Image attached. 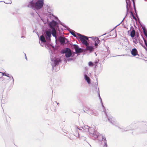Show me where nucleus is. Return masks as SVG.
Segmentation results:
<instances>
[{
    "label": "nucleus",
    "mask_w": 147,
    "mask_h": 147,
    "mask_svg": "<svg viewBox=\"0 0 147 147\" xmlns=\"http://www.w3.org/2000/svg\"><path fill=\"white\" fill-rule=\"evenodd\" d=\"M74 128L76 130V132L77 133L76 135L75 136L78 138L79 137V131L84 132H88L90 136L93 140H94L97 137L98 132L95 130L94 127H89L88 125H85L84 127L79 128L77 126H75Z\"/></svg>",
    "instance_id": "obj_1"
},
{
    "label": "nucleus",
    "mask_w": 147,
    "mask_h": 147,
    "mask_svg": "<svg viewBox=\"0 0 147 147\" xmlns=\"http://www.w3.org/2000/svg\"><path fill=\"white\" fill-rule=\"evenodd\" d=\"M44 2V0H37L36 1L32 0L29 2L27 7L35 11H38L42 8Z\"/></svg>",
    "instance_id": "obj_2"
},
{
    "label": "nucleus",
    "mask_w": 147,
    "mask_h": 147,
    "mask_svg": "<svg viewBox=\"0 0 147 147\" xmlns=\"http://www.w3.org/2000/svg\"><path fill=\"white\" fill-rule=\"evenodd\" d=\"M83 109L84 112L88 114L94 116H97L98 115V112L92 108L85 106L83 107Z\"/></svg>",
    "instance_id": "obj_3"
},
{
    "label": "nucleus",
    "mask_w": 147,
    "mask_h": 147,
    "mask_svg": "<svg viewBox=\"0 0 147 147\" xmlns=\"http://www.w3.org/2000/svg\"><path fill=\"white\" fill-rule=\"evenodd\" d=\"M51 61L50 63L52 66V69H53L55 67L58 65L59 62L61 61L60 59L51 56Z\"/></svg>",
    "instance_id": "obj_4"
},
{
    "label": "nucleus",
    "mask_w": 147,
    "mask_h": 147,
    "mask_svg": "<svg viewBox=\"0 0 147 147\" xmlns=\"http://www.w3.org/2000/svg\"><path fill=\"white\" fill-rule=\"evenodd\" d=\"M61 52L62 53L65 54V56L66 58H69L72 55L71 50L68 48H66L62 49Z\"/></svg>",
    "instance_id": "obj_5"
},
{
    "label": "nucleus",
    "mask_w": 147,
    "mask_h": 147,
    "mask_svg": "<svg viewBox=\"0 0 147 147\" xmlns=\"http://www.w3.org/2000/svg\"><path fill=\"white\" fill-rule=\"evenodd\" d=\"M103 111L105 113V115L106 116V117L108 119V121L111 124L114 125H115L116 123L115 119L111 116H109L107 115L106 111L105 109H104Z\"/></svg>",
    "instance_id": "obj_6"
},
{
    "label": "nucleus",
    "mask_w": 147,
    "mask_h": 147,
    "mask_svg": "<svg viewBox=\"0 0 147 147\" xmlns=\"http://www.w3.org/2000/svg\"><path fill=\"white\" fill-rule=\"evenodd\" d=\"M51 30L50 29L47 30L46 32V34L45 35V37L48 42L51 41Z\"/></svg>",
    "instance_id": "obj_7"
},
{
    "label": "nucleus",
    "mask_w": 147,
    "mask_h": 147,
    "mask_svg": "<svg viewBox=\"0 0 147 147\" xmlns=\"http://www.w3.org/2000/svg\"><path fill=\"white\" fill-rule=\"evenodd\" d=\"M79 38L81 41L82 43L86 46L88 45V43L87 41V40H88V37L85 36L84 35L82 37H80Z\"/></svg>",
    "instance_id": "obj_8"
},
{
    "label": "nucleus",
    "mask_w": 147,
    "mask_h": 147,
    "mask_svg": "<svg viewBox=\"0 0 147 147\" xmlns=\"http://www.w3.org/2000/svg\"><path fill=\"white\" fill-rule=\"evenodd\" d=\"M58 24L57 22L52 20L51 22L49 23V25L50 28L53 29V28H55V27H58Z\"/></svg>",
    "instance_id": "obj_9"
},
{
    "label": "nucleus",
    "mask_w": 147,
    "mask_h": 147,
    "mask_svg": "<svg viewBox=\"0 0 147 147\" xmlns=\"http://www.w3.org/2000/svg\"><path fill=\"white\" fill-rule=\"evenodd\" d=\"M97 137L95 138L94 140L97 138L98 140L100 141L99 144H103V141L104 140H105V139L106 140V138L102 135H99L98 132H97Z\"/></svg>",
    "instance_id": "obj_10"
},
{
    "label": "nucleus",
    "mask_w": 147,
    "mask_h": 147,
    "mask_svg": "<svg viewBox=\"0 0 147 147\" xmlns=\"http://www.w3.org/2000/svg\"><path fill=\"white\" fill-rule=\"evenodd\" d=\"M74 48L77 53H80L82 52V49L81 48H79L78 46L76 45H74Z\"/></svg>",
    "instance_id": "obj_11"
},
{
    "label": "nucleus",
    "mask_w": 147,
    "mask_h": 147,
    "mask_svg": "<svg viewBox=\"0 0 147 147\" xmlns=\"http://www.w3.org/2000/svg\"><path fill=\"white\" fill-rule=\"evenodd\" d=\"M58 40L61 44L63 45H64L65 43V40H67V39L61 36H60L59 37Z\"/></svg>",
    "instance_id": "obj_12"
},
{
    "label": "nucleus",
    "mask_w": 147,
    "mask_h": 147,
    "mask_svg": "<svg viewBox=\"0 0 147 147\" xmlns=\"http://www.w3.org/2000/svg\"><path fill=\"white\" fill-rule=\"evenodd\" d=\"M99 62V60H96V61L94 62V63L91 61L89 62L88 63V65L90 66H92L93 65H94L95 67H96V66L97 65Z\"/></svg>",
    "instance_id": "obj_13"
},
{
    "label": "nucleus",
    "mask_w": 147,
    "mask_h": 147,
    "mask_svg": "<svg viewBox=\"0 0 147 147\" xmlns=\"http://www.w3.org/2000/svg\"><path fill=\"white\" fill-rule=\"evenodd\" d=\"M5 76H7L9 78L8 80H12L11 84L12 85H13L14 84V79L13 76L11 75H9L7 73L5 74Z\"/></svg>",
    "instance_id": "obj_14"
},
{
    "label": "nucleus",
    "mask_w": 147,
    "mask_h": 147,
    "mask_svg": "<svg viewBox=\"0 0 147 147\" xmlns=\"http://www.w3.org/2000/svg\"><path fill=\"white\" fill-rule=\"evenodd\" d=\"M131 54L133 56H136L137 55L139 56L138 54L137 50L136 48H134L132 49L131 51Z\"/></svg>",
    "instance_id": "obj_15"
},
{
    "label": "nucleus",
    "mask_w": 147,
    "mask_h": 147,
    "mask_svg": "<svg viewBox=\"0 0 147 147\" xmlns=\"http://www.w3.org/2000/svg\"><path fill=\"white\" fill-rule=\"evenodd\" d=\"M140 38H139L137 36H135L134 38H133V42L135 44L140 42Z\"/></svg>",
    "instance_id": "obj_16"
},
{
    "label": "nucleus",
    "mask_w": 147,
    "mask_h": 147,
    "mask_svg": "<svg viewBox=\"0 0 147 147\" xmlns=\"http://www.w3.org/2000/svg\"><path fill=\"white\" fill-rule=\"evenodd\" d=\"M51 34L53 36L55 37V39H56V30L55 28H53L51 30Z\"/></svg>",
    "instance_id": "obj_17"
},
{
    "label": "nucleus",
    "mask_w": 147,
    "mask_h": 147,
    "mask_svg": "<svg viewBox=\"0 0 147 147\" xmlns=\"http://www.w3.org/2000/svg\"><path fill=\"white\" fill-rule=\"evenodd\" d=\"M84 78L88 84L90 83V80L89 77H88L86 74L84 75Z\"/></svg>",
    "instance_id": "obj_18"
},
{
    "label": "nucleus",
    "mask_w": 147,
    "mask_h": 147,
    "mask_svg": "<svg viewBox=\"0 0 147 147\" xmlns=\"http://www.w3.org/2000/svg\"><path fill=\"white\" fill-rule=\"evenodd\" d=\"M86 49L89 50L90 52H91L93 49V48L92 46H88V45L86 46Z\"/></svg>",
    "instance_id": "obj_19"
},
{
    "label": "nucleus",
    "mask_w": 147,
    "mask_h": 147,
    "mask_svg": "<svg viewBox=\"0 0 147 147\" xmlns=\"http://www.w3.org/2000/svg\"><path fill=\"white\" fill-rule=\"evenodd\" d=\"M136 34V32L134 29L132 30L130 33V36L131 37L133 38Z\"/></svg>",
    "instance_id": "obj_20"
},
{
    "label": "nucleus",
    "mask_w": 147,
    "mask_h": 147,
    "mask_svg": "<svg viewBox=\"0 0 147 147\" xmlns=\"http://www.w3.org/2000/svg\"><path fill=\"white\" fill-rule=\"evenodd\" d=\"M45 36L42 35L40 37V40L42 42H46V40Z\"/></svg>",
    "instance_id": "obj_21"
},
{
    "label": "nucleus",
    "mask_w": 147,
    "mask_h": 147,
    "mask_svg": "<svg viewBox=\"0 0 147 147\" xmlns=\"http://www.w3.org/2000/svg\"><path fill=\"white\" fill-rule=\"evenodd\" d=\"M142 29L143 30L144 35L146 36H147V30L145 26L142 27Z\"/></svg>",
    "instance_id": "obj_22"
},
{
    "label": "nucleus",
    "mask_w": 147,
    "mask_h": 147,
    "mask_svg": "<svg viewBox=\"0 0 147 147\" xmlns=\"http://www.w3.org/2000/svg\"><path fill=\"white\" fill-rule=\"evenodd\" d=\"M91 38H92L93 40L95 42L98 44L99 43L100 40L97 38L96 37H95L94 38H93L92 37H91Z\"/></svg>",
    "instance_id": "obj_23"
},
{
    "label": "nucleus",
    "mask_w": 147,
    "mask_h": 147,
    "mask_svg": "<svg viewBox=\"0 0 147 147\" xmlns=\"http://www.w3.org/2000/svg\"><path fill=\"white\" fill-rule=\"evenodd\" d=\"M68 30L71 35H73L74 37H76V35L75 34V33L74 31L70 29H69V30Z\"/></svg>",
    "instance_id": "obj_24"
},
{
    "label": "nucleus",
    "mask_w": 147,
    "mask_h": 147,
    "mask_svg": "<svg viewBox=\"0 0 147 147\" xmlns=\"http://www.w3.org/2000/svg\"><path fill=\"white\" fill-rule=\"evenodd\" d=\"M125 2L126 3V6H129V9L131 8V3L130 0H125Z\"/></svg>",
    "instance_id": "obj_25"
},
{
    "label": "nucleus",
    "mask_w": 147,
    "mask_h": 147,
    "mask_svg": "<svg viewBox=\"0 0 147 147\" xmlns=\"http://www.w3.org/2000/svg\"><path fill=\"white\" fill-rule=\"evenodd\" d=\"M98 96H99V99H100V100L101 103L102 104V107H103V108L104 109H105V107L103 106V104L102 103V99H101V98L100 97L99 92H98Z\"/></svg>",
    "instance_id": "obj_26"
},
{
    "label": "nucleus",
    "mask_w": 147,
    "mask_h": 147,
    "mask_svg": "<svg viewBox=\"0 0 147 147\" xmlns=\"http://www.w3.org/2000/svg\"><path fill=\"white\" fill-rule=\"evenodd\" d=\"M101 144L103 145V147H107L106 142V140L105 139V140H104L103 141V144Z\"/></svg>",
    "instance_id": "obj_27"
},
{
    "label": "nucleus",
    "mask_w": 147,
    "mask_h": 147,
    "mask_svg": "<svg viewBox=\"0 0 147 147\" xmlns=\"http://www.w3.org/2000/svg\"><path fill=\"white\" fill-rule=\"evenodd\" d=\"M132 2H133V5H134V9L135 13H136V7H135V6L134 0H132Z\"/></svg>",
    "instance_id": "obj_28"
},
{
    "label": "nucleus",
    "mask_w": 147,
    "mask_h": 147,
    "mask_svg": "<svg viewBox=\"0 0 147 147\" xmlns=\"http://www.w3.org/2000/svg\"><path fill=\"white\" fill-rule=\"evenodd\" d=\"M129 6H126V9H127V13L129 12Z\"/></svg>",
    "instance_id": "obj_29"
},
{
    "label": "nucleus",
    "mask_w": 147,
    "mask_h": 147,
    "mask_svg": "<svg viewBox=\"0 0 147 147\" xmlns=\"http://www.w3.org/2000/svg\"><path fill=\"white\" fill-rule=\"evenodd\" d=\"M106 49H107V54H108V55H109V53H110V51L109 50V47H106Z\"/></svg>",
    "instance_id": "obj_30"
},
{
    "label": "nucleus",
    "mask_w": 147,
    "mask_h": 147,
    "mask_svg": "<svg viewBox=\"0 0 147 147\" xmlns=\"http://www.w3.org/2000/svg\"><path fill=\"white\" fill-rule=\"evenodd\" d=\"M127 127L128 128V129L125 128L124 130H122V131H127L130 129L129 128V127Z\"/></svg>",
    "instance_id": "obj_31"
},
{
    "label": "nucleus",
    "mask_w": 147,
    "mask_h": 147,
    "mask_svg": "<svg viewBox=\"0 0 147 147\" xmlns=\"http://www.w3.org/2000/svg\"><path fill=\"white\" fill-rule=\"evenodd\" d=\"M94 85V87L95 89H96V91H97V87H98V85H97L96 84H95V85Z\"/></svg>",
    "instance_id": "obj_32"
},
{
    "label": "nucleus",
    "mask_w": 147,
    "mask_h": 147,
    "mask_svg": "<svg viewBox=\"0 0 147 147\" xmlns=\"http://www.w3.org/2000/svg\"><path fill=\"white\" fill-rule=\"evenodd\" d=\"M143 39L144 42L146 46L147 47V43L146 42V40L144 38H143Z\"/></svg>",
    "instance_id": "obj_33"
},
{
    "label": "nucleus",
    "mask_w": 147,
    "mask_h": 147,
    "mask_svg": "<svg viewBox=\"0 0 147 147\" xmlns=\"http://www.w3.org/2000/svg\"><path fill=\"white\" fill-rule=\"evenodd\" d=\"M79 36H80V37H82V36H83L84 35H82L79 33H76Z\"/></svg>",
    "instance_id": "obj_34"
},
{
    "label": "nucleus",
    "mask_w": 147,
    "mask_h": 147,
    "mask_svg": "<svg viewBox=\"0 0 147 147\" xmlns=\"http://www.w3.org/2000/svg\"><path fill=\"white\" fill-rule=\"evenodd\" d=\"M5 74L3 72H1V77H2V76H5Z\"/></svg>",
    "instance_id": "obj_35"
},
{
    "label": "nucleus",
    "mask_w": 147,
    "mask_h": 147,
    "mask_svg": "<svg viewBox=\"0 0 147 147\" xmlns=\"http://www.w3.org/2000/svg\"><path fill=\"white\" fill-rule=\"evenodd\" d=\"M132 17H133V19H135V20H136V18L135 17V16H134V15H132Z\"/></svg>",
    "instance_id": "obj_36"
},
{
    "label": "nucleus",
    "mask_w": 147,
    "mask_h": 147,
    "mask_svg": "<svg viewBox=\"0 0 147 147\" xmlns=\"http://www.w3.org/2000/svg\"><path fill=\"white\" fill-rule=\"evenodd\" d=\"M72 60V58H69V59H67V61H69L70 60Z\"/></svg>",
    "instance_id": "obj_37"
},
{
    "label": "nucleus",
    "mask_w": 147,
    "mask_h": 147,
    "mask_svg": "<svg viewBox=\"0 0 147 147\" xmlns=\"http://www.w3.org/2000/svg\"><path fill=\"white\" fill-rule=\"evenodd\" d=\"M58 21L59 22V23L60 24H61V25H62V23H61V22H60L59 20H58Z\"/></svg>",
    "instance_id": "obj_38"
},
{
    "label": "nucleus",
    "mask_w": 147,
    "mask_h": 147,
    "mask_svg": "<svg viewBox=\"0 0 147 147\" xmlns=\"http://www.w3.org/2000/svg\"><path fill=\"white\" fill-rule=\"evenodd\" d=\"M94 45L95 46H97L98 45V43H95Z\"/></svg>",
    "instance_id": "obj_39"
},
{
    "label": "nucleus",
    "mask_w": 147,
    "mask_h": 147,
    "mask_svg": "<svg viewBox=\"0 0 147 147\" xmlns=\"http://www.w3.org/2000/svg\"><path fill=\"white\" fill-rule=\"evenodd\" d=\"M130 29H132V30H133V29H134V28L132 26H131Z\"/></svg>",
    "instance_id": "obj_40"
},
{
    "label": "nucleus",
    "mask_w": 147,
    "mask_h": 147,
    "mask_svg": "<svg viewBox=\"0 0 147 147\" xmlns=\"http://www.w3.org/2000/svg\"><path fill=\"white\" fill-rule=\"evenodd\" d=\"M49 46H51V47H52V48H54V46H52V45H49Z\"/></svg>",
    "instance_id": "obj_41"
},
{
    "label": "nucleus",
    "mask_w": 147,
    "mask_h": 147,
    "mask_svg": "<svg viewBox=\"0 0 147 147\" xmlns=\"http://www.w3.org/2000/svg\"><path fill=\"white\" fill-rule=\"evenodd\" d=\"M52 16L53 17H55V18L56 19H58V18H57V17H55V16H53V15H52Z\"/></svg>",
    "instance_id": "obj_42"
},
{
    "label": "nucleus",
    "mask_w": 147,
    "mask_h": 147,
    "mask_svg": "<svg viewBox=\"0 0 147 147\" xmlns=\"http://www.w3.org/2000/svg\"><path fill=\"white\" fill-rule=\"evenodd\" d=\"M137 36L139 38H140V37H139V35H138V34H137L136 36Z\"/></svg>",
    "instance_id": "obj_43"
},
{
    "label": "nucleus",
    "mask_w": 147,
    "mask_h": 147,
    "mask_svg": "<svg viewBox=\"0 0 147 147\" xmlns=\"http://www.w3.org/2000/svg\"><path fill=\"white\" fill-rule=\"evenodd\" d=\"M131 15L132 16V15H134L133 14V13H132V11H131Z\"/></svg>",
    "instance_id": "obj_44"
},
{
    "label": "nucleus",
    "mask_w": 147,
    "mask_h": 147,
    "mask_svg": "<svg viewBox=\"0 0 147 147\" xmlns=\"http://www.w3.org/2000/svg\"><path fill=\"white\" fill-rule=\"evenodd\" d=\"M25 58L26 59V60H27L26 56V54H25Z\"/></svg>",
    "instance_id": "obj_45"
},
{
    "label": "nucleus",
    "mask_w": 147,
    "mask_h": 147,
    "mask_svg": "<svg viewBox=\"0 0 147 147\" xmlns=\"http://www.w3.org/2000/svg\"><path fill=\"white\" fill-rule=\"evenodd\" d=\"M48 18H50V19H51V18H52V16H49L48 17Z\"/></svg>",
    "instance_id": "obj_46"
},
{
    "label": "nucleus",
    "mask_w": 147,
    "mask_h": 147,
    "mask_svg": "<svg viewBox=\"0 0 147 147\" xmlns=\"http://www.w3.org/2000/svg\"><path fill=\"white\" fill-rule=\"evenodd\" d=\"M55 102L57 103L58 105H59V103L57 102L56 101H55Z\"/></svg>",
    "instance_id": "obj_47"
},
{
    "label": "nucleus",
    "mask_w": 147,
    "mask_h": 147,
    "mask_svg": "<svg viewBox=\"0 0 147 147\" xmlns=\"http://www.w3.org/2000/svg\"><path fill=\"white\" fill-rule=\"evenodd\" d=\"M47 21L48 22H49V19L48 18L47 19Z\"/></svg>",
    "instance_id": "obj_48"
},
{
    "label": "nucleus",
    "mask_w": 147,
    "mask_h": 147,
    "mask_svg": "<svg viewBox=\"0 0 147 147\" xmlns=\"http://www.w3.org/2000/svg\"><path fill=\"white\" fill-rule=\"evenodd\" d=\"M123 21V20L122 21V22H121V23H119V24L117 26H118V25H119L120 24H121V23L122 22V21Z\"/></svg>",
    "instance_id": "obj_49"
},
{
    "label": "nucleus",
    "mask_w": 147,
    "mask_h": 147,
    "mask_svg": "<svg viewBox=\"0 0 147 147\" xmlns=\"http://www.w3.org/2000/svg\"><path fill=\"white\" fill-rule=\"evenodd\" d=\"M1 72H0V78H1Z\"/></svg>",
    "instance_id": "obj_50"
},
{
    "label": "nucleus",
    "mask_w": 147,
    "mask_h": 147,
    "mask_svg": "<svg viewBox=\"0 0 147 147\" xmlns=\"http://www.w3.org/2000/svg\"><path fill=\"white\" fill-rule=\"evenodd\" d=\"M102 67H101V70H102Z\"/></svg>",
    "instance_id": "obj_51"
},
{
    "label": "nucleus",
    "mask_w": 147,
    "mask_h": 147,
    "mask_svg": "<svg viewBox=\"0 0 147 147\" xmlns=\"http://www.w3.org/2000/svg\"><path fill=\"white\" fill-rule=\"evenodd\" d=\"M125 17L124 18V19H123V20L125 19Z\"/></svg>",
    "instance_id": "obj_52"
},
{
    "label": "nucleus",
    "mask_w": 147,
    "mask_h": 147,
    "mask_svg": "<svg viewBox=\"0 0 147 147\" xmlns=\"http://www.w3.org/2000/svg\"><path fill=\"white\" fill-rule=\"evenodd\" d=\"M105 34H103L102 35H105Z\"/></svg>",
    "instance_id": "obj_53"
},
{
    "label": "nucleus",
    "mask_w": 147,
    "mask_h": 147,
    "mask_svg": "<svg viewBox=\"0 0 147 147\" xmlns=\"http://www.w3.org/2000/svg\"><path fill=\"white\" fill-rule=\"evenodd\" d=\"M48 47H49L50 46H49H49H48Z\"/></svg>",
    "instance_id": "obj_54"
},
{
    "label": "nucleus",
    "mask_w": 147,
    "mask_h": 147,
    "mask_svg": "<svg viewBox=\"0 0 147 147\" xmlns=\"http://www.w3.org/2000/svg\"><path fill=\"white\" fill-rule=\"evenodd\" d=\"M146 38H147V36H146Z\"/></svg>",
    "instance_id": "obj_55"
},
{
    "label": "nucleus",
    "mask_w": 147,
    "mask_h": 147,
    "mask_svg": "<svg viewBox=\"0 0 147 147\" xmlns=\"http://www.w3.org/2000/svg\"><path fill=\"white\" fill-rule=\"evenodd\" d=\"M120 56V55H118V56Z\"/></svg>",
    "instance_id": "obj_56"
},
{
    "label": "nucleus",
    "mask_w": 147,
    "mask_h": 147,
    "mask_svg": "<svg viewBox=\"0 0 147 147\" xmlns=\"http://www.w3.org/2000/svg\"><path fill=\"white\" fill-rule=\"evenodd\" d=\"M1 2V1H0V2Z\"/></svg>",
    "instance_id": "obj_57"
}]
</instances>
